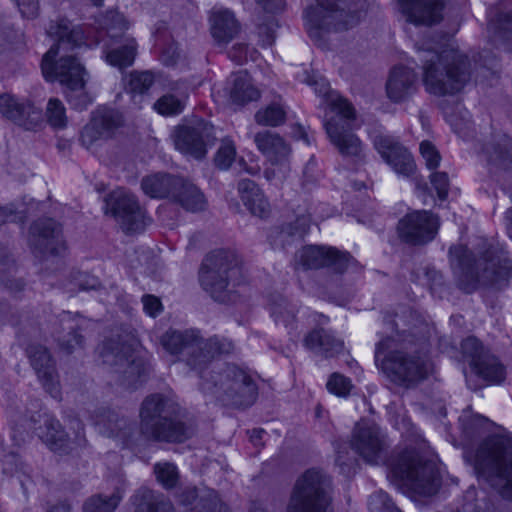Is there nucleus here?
<instances>
[{
    "label": "nucleus",
    "mask_w": 512,
    "mask_h": 512,
    "mask_svg": "<svg viewBox=\"0 0 512 512\" xmlns=\"http://www.w3.org/2000/svg\"><path fill=\"white\" fill-rule=\"evenodd\" d=\"M163 347L171 354L182 355L183 361L199 376V389L218 405L246 410L259 396L256 374L247 367L225 363L209 370L212 361L234 351V343L220 336L203 339L198 330L167 331L162 337Z\"/></svg>",
    "instance_id": "nucleus-1"
},
{
    "label": "nucleus",
    "mask_w": 512,
    "mask_h": 512,
    "mask_svg": "<svg viewBox=\"0 0 512 512\" xmlns=\"http://www.w3.org/2000/svg\"><path fill=\"white\" fill-rule=\"evenodd\" d=\"M384 323L394 334L376 344V366L396 387L415 389L428 378L432 369L431 361L424 352L427 343L424 330L427 326L407 307H401L394 314H386Z\"/></svg>",
    "instance_id": "nucleus-2"
},
{
    "label": "nucleus",
    "mask_w": 512,
    "mask_h": 512,
    "mask_svg": "<svg viewBox=\"0 0 512 512\" xmlns=\"http://www.w3.org/2000/svg\"><path fill=\"white\" fill-rule=\"evenodd\" d=\"M139 426L111 412L104 423L106 435L118 438L123 447L133 448L145 442L182 444L197 432L196 423L180 413L173 400L160 393L150 394L141 403Z\"/></svg>",
    "instance_id": "nucleus-3"
},
{
    "label": "nucleus",
    "mask_w": 512,
    "mask_h": 512,
    "mask_svg": "<svg viewBox=\"0 0 512 512\" xmlns=\"http://www.w3.org/2000/svg\"><path fill=\"white\" fill-rule=\"evenodd\" d=\"M47 33L55 38L56 43L43 55L41 70L44 78L50 82L58 80L64 86L66 100L72 109H87L93 98L85 89L84 66L74 54H63L56 60L60 51H74L86 44L83 31L72 26L67 19H61L51 22Z\"/></svg>",
    "instance_id": "nucleus-4"
},
{
    "label": "nucleus",
    "mask_w": 512,
    "mask_h": 512,
    "mask_svg": "<svg viewBox=\"0 0 512 512\" xmlns=\"http://www.w3.org/2000/svg\"><path fill=\"white\" fill-rule=\"evenodd\" d=\"M458 287L467 294L480 286L501 289L512 278V259L498 242L480 239L473 250L458 245L449 249Z\"/></svg>",
    "instance_id": "nucleus-5"
},
{
    "label": "nucleus",
    "mask_w": 512,
    "mask_h": 512,
    "mask_svg": "<svg viewBox=\"0 0 512 512\" xmlns=\"http://www.w3.org/2000/svg\"><path fill=\"white\" fill-rule=\"evenodd\" d=\"M423 63V84L430 94L454 95L460 92L471 77V62L457 49L445 47L440 52L430 47H418Z\"/></svg>",
    "instance_id": "nucleus-6"
},
{
    "label": "nucleus",
    "mask_w": 512,
    "mask_h": 512,
    "mask_svg": "<svg viewBox=\"0 0 512 512\" xmlns=\"http://www.w3.org/2000/svg\"><path fill=\"white\" fill-rule=\"evenodd\" d=\"M10 422L12 438L17 445L25 442L28 431H33L51 451L61 455L70 454L78 448L85 447L87 443L80 421H76L77 431L73 440L69 438L59 420L39 410L29 415L23 411L11 410Z\"/></svg>",
    "instance_id": "nucleus-7"
},
{
    "label": "nucleus",
    "mask_w": 512,
    "mask_h": 512,
    "mask_svg": "<svg viewBox=\"0 0 512 512\" xmlns=\"http://www.w3.org/2000/svg\"><path fill=\"white\" fill-rule=\"evenodd\" d=\"M475 470L479 479L504 499L512 500V433L487 437L477 451Z\"/></svg>",
    "instance_id": "nucleus-8"
},
{
    "label": "nucleus",
    "mask_w": 512,
    "mask_h": 512,
    "mask_svg": "<svg viewBox=\"0 0 512 512\" xmlns=\"http://www.w3.org/2000/svg\"><path fill=\"white\" fill-rule=\"evenodd\" d=\"M387 477L399 488L413 494L432 496L441 485L437 464L423 457L416 449L406 448L391 455Z\"/></svg>",
    "instance_id": "nucleus-9"
},
{
    "label": "nucleus",
    "mask_w": 512,
    "mask_h": 512,
    "mask_svg": "<svg viewBox=\"0 0 512 512\" xmlns=\"http://www.w3.org/2000/svg\"><path fill=\"white\" fill-rule=\"evenodd\" d=\"M241 280V260L233 250H213L201 263L200 285L215 301L226 303L232 300V288L239 285Z\"/></svg>",
    "instance_id": "nucleus-10"
},
{
    "label": "nucleus",
    "mask_w": 512,
    "mask_h": 512,
    "mask_svg": "<svg viewBox=\"0 0 512 512\" xmlns=\"http://www.w3.org/2000/svg\"><path fill=\"white\" fill-rule=\"evenodd\" d=\"M365 7V0H316L304 11L307 32L320 39L323 33L348 30L359 22Z\"/></svg>",
    "instance_id": "nucleus-11"
},
{
    "label": "nucleus",
    "mask_w": 512,
    "mask_h": 512,
    "mask_svg": "<svg viewBox=\"0 0 512 512\" xmlns=\"http://www.w3.org/2000/svg\"><path fill=\"white\" fill-rule=\"evenodd\" d=\"M331 478L311 468L300 475L291 492L286 512H334Z\"/></svg>",
    "instance_id": "nucleus-12"
},
{
    "label": "nucleus",
    "mask_w": 512,
    "mask_h": 512,
    "mask_svg": "<svg viewBox=\"0 0 512 512\" xmlns=\"http://www.w3.org/2000/svg\"><path fill=\"white\" fill-rule=\"evenodd\" d=\"M102 363L117 373L120 385L128 389H137L150 373V366L130 344L119 338L104 340L97 348Z\"/></svg>",
    "instance_id": "nucleus-13"
},
{
    "label": "nucleus",
    "mask_w": 512,
    "mask_h": 512,
    "mask_svg": "<svg viewBox=\"0 0 512 512\" xmlns=\"http://www.w3.org/2000/svg\"><path fill=\"white\" fill-rule=\"evenodd\" d=\"M335 111L325 122L324 127L330 142L343 157L362 159L363 145L353 133L351 122L355 120V110L346 100L333 101Z\"/></svg>",
    "instance_id": "nucleus-14"
},
{
    "label": "nucleus",
    "mask_w": 512,
    "mask_h": 512,
    "mask_svg": "<svg viewBox=\"0 0 512 512\" xmlns=\"http://www.w3.org/2000/svg\"><path fill=\"white\" fill-rule=\"evenodd\" d=\"M104 210L119 223L126 234L139 233L145 229L146 217L138 199L129 191L118 188L104 199Z\"/></svg>",
    "instance_id": "nucleus-15"
},
{
    "label": "nucleus",
    "mask_w": 512,
    "mask_h": 512,
    "mask_svg": "<svg viewBox=\"0 0 512 512\" xmlns=\"http://www.w3.org/2000/svg\"><path fill=\"white\" fill-rule=\"evenodd\" d=\"M173 137L175 148L195 160L204 159L217 140L214 126L202 119L193 124L178 125Z\"/></svg>",
    "instance_id": "nucleus-16"
},
{
    "label": "nucleus",
    "mask_w": 512,
    "mask_h": 512,
    "mask_svg": "<svg viewBox=\"0 0 512 512\" xmlns=\"http://www.w3.org/2000/svg\"><path fill=\"white\" fill-rule=\"evenodd\" d=\"M439 225L437 215L426 210H415L398 221L397 234L407 245L423 246L436 237Z\"/></svg>",
    "instance_id": "nucleus-17"
},
{
    "label": "nucleus",
    "mask_w": 512,
    "mask_h": 512,
    "mask_svg": "<svg viewBox=\"0 0 512 512\" xmlns=\"http://www.w3.org/2000/svg\"><path fill=\"white\" fill-rule=\"evenodd\" d=\"M0 114L26 131L37 132L44 128L41 108L29 100H20L11 94H0Z\"/></svg>",
    "instance_id": "nucleus-18"
},
{
    "label": "nucleus",
    "mask_w": 512,
    "mask_h": 512,
    "mask_svg": "<svg viewBox=\"0 0 512 512\" xmlns=\"http://www.w3.org/2000/svg\"><path fill=\"white\" fill-rule=\"evenodd\" d=\"M29 244L40 258L58 256L65 250L61 225L52 218H40L30 227Z\"/></svg>",
    "instance_id": "nucleus-19"
},
{
    "label": "nucleus",
    "mask_w": 512,
    "mask_h": 512,
    "mask_svg": "<svg viewBox=\"0 0 512 512\" xmlns=\"http://www.w3.org/2000/svg\"><path fill=\"white\" fill-rule=\"evenodd\" d=\"M297 259L298 263L306 270L324 268L321 280L334 270L340 271L346 261H351V254L332 246L306 245L297 253Z\"/></svg>",
    "instance_id": "nucleus-20"
},
{
    "label": "nucleus",
    "mask_w": 512,
    "mask_h": 512,
    "mask_svg": "<svg viewBox=\"0 0 512 512\" xmlns=\"http://www.w3.org/2000/svg\"><path fill=\"white\" fill-rule=\"evenodd\" d=\"M350 446L367 463L378 464L384 461L385 439L374 423L358 422L353 430Z\"/></svg>",
    "instance_id": "nucleus-21"
},
{
    "label": "nucleus",
    "mask_w": 512,
    "mask_h": 512,
    "mask_svg": "<svg viewBox=\"0 0 512 512\" xmlns=\"http://www.w3.org/2000/svg\"><path fill=\"white\" fill-rule=\"evenodd\" d=\"M25 353L45 391L53 398H58L60 387L56 363L49 349L39 343H30Z\"/></svg>",
    "instance_id": "nucleus-22"
},
{
    "label": "nucleus",
    "mask_w": 512,
    "mask_h": 512,
    "mask_svg": "<svg viewBox=\"0 0 512 512\" xmlns=\"http://www.w3.org/2000/svg\"><path fill=\"white\" fill-rule=\"evenodd\" d=\"M373 144L382 159L395 173L405 177L414 173L416 164L413 156L396 138L386 134H376Z\"/></svg>",
    "instance_id": "nucleus-23"
},
{
    "label": "nucleus",
    "mask_w": 512,
    "mask_h": 512,
    "mask_svg": "<svg viewBox=\"0 0 512 512\" xmlns=\"http://www.w3.org/2000/svg\"><path fill=\"white\" fill-rule=\"evenodd\" d=\"M464 375L467 387L477 391L488 385L501 384L506 378V369L495 355L488 352L477 362L471 363Z\"/></svg>",
    "instance_id": "nucleus-24"
},
{
    "label": "nucleus",
    "mask_w": 512,
    "mask_h": 512,
    "mask_svg": "<svg viewBox=\"0 0 512 512\" xmlns=\"http://www.w3.org/2000/svg\"><path fill=\"white\" fill-rule=\"evenodd\" d=\"M349 268L356 272H362L363 270V266L351 256V261H346L340 271L334 270L319 280L328 298L340 306L346 305L356 296L355 285L344 276Z\"/></svg>",
    "instance_id": "nucleus-25"
},
{
    "label": "nucleus",
    "mask_w": 512,
    "mask_h": 512,
    "mask_svg": "<svg viewBox=\"0 0 512 512\" xmlns=\"http://www.w3.org/2000/svg\"><path fill=\"white\" fill-rule=\"evenodd\" d=\"M310 217L301 215L294 222L273 227L268 235L270 245L274 250L287 252L304 238L310 227Z\"/></svg>",
    "instance_id": "nucleus-26"
},
{
    "label": "nucleus",
    "mask_w": 512,
    "mask_h": 512,
    "mask_svg": "<svg viewBox=\"0 0 512 512\" xmlns=\"http://www.w3.org/2000/svg\"><path fill=\"white\" fill-rule=\"evenodd\" d=\"M446 0H401L403 13L410 23L432 26L443 19Z\"/></svg>",
    "instance_id": "nucleus-27"
},
{
    "label": "nucleus",
    "mask_w": 512,
    "mask_h": 512,
    "mask_svg": "<svg viewBox=\"0 0 512 512\" xmlns=\"http://www.w3.org/2000/svg\"><path fill=\"white\" fill-rule=\"evenodd\" d=\"M60 324L62 332L57 337L60 349L67 354H72L76 349H83L85 347L84 332L88 328V321L70 312H63Z\"/></svg>",
    "instance_id": "nucleus-28"
},
{
    "label": "nucleus",
    "mask_w": 512,
    "mask_h": 512,
    "mask_svg": "<svg viewBox=\"0 0 512 512\" xmlns=\"http://www.w3.org/2000/svg\"><path fill=\"white\" fill-rule=\"evenodd\" d=\"M386 91L394 103L406 101L417 91V74L406 66H395L387 80Z\"/></svg>",
    "instance_id": "nucleus-29"
},
{
    "label": "nucleus",
    "mask_w": 512,
    "mask_h": 512,
    "mask_svg": "<svg viewBox=\"0 0 512 512\" xmlns=\"http://www.w3.org/2000/svg\"><path fill=\"white\" fill-rule=\"evenodd\" d=\"M237 191L242 203L252 215L261 219L269 217L270 204L255 181L248 178L240 179Z\"/></svg>",
    "instance_id": "nucleus-30"
},
{
    "label": "nucleus",
    "mask_w": 512,
    "mask_h": 512,
    "mask_svg": "<svg viewBox=\"0 0 512 512\" xmlns=\"http://www.w3.org/2000/svg\"><path fill=\"white\" fill-rule=\"evenodd\" d=\"M254 142L271 164L282 165L288 161L291 148L279 134L268 130L258 132L254 136Z\"/></svg>",
    "instance_id": "nucleus-31"
},
{
    "label": "nucleus",
    "mask_w": 512,
    "mask_h": 512,
    "mask_svg": "<svg viewBox=\"0 0 512 512\" xmlns=\"http://www.w3.org/2000/svg\"><path fill=\"white\" fill-rule=\"evenodd\" d=\"M304 346L326 358L334 357L344 349L343 341L324 328H316L309 332L304 338Z\"/></svg>",
    "instance_id": "nucleus-32"
},
{
    "label": "nucleus",
    "mask_w": 512,
    "mask_h": 512,
    "mask_svg": "<svg viewBox=\"0 0 512 512\" xmlns=\"http://www.w3.org/2000/svg\"><path fill=\"white\" fill-rule=\"evenodd\" d=\"M181 177L167 173L146 176L141 181L143 192L151 198H171L176 187H180Z\"/></svg>",
    "instance_id": "nucleus-33"
},
{
    "label": "nucleus",
    "mask_w": 512,
    "mask_h": 512,
    "mask_svg": "<svg viewBox=\"0 0 512 512\" xmlns=\"http://www.w3.org/2000/svg\"><path fill=\"white\" fill-rule=\"evenodd\" d=\"M239 23L228 9L214 11L211 16V34L218 43L230 42L239 32Z\"/></svg>",
    "instance_id": "nucleus-34"
},
{
    "label": "nucleus",
    "mask_w": 512,
    "mask_h": 512,
    "mask_svg": "<svg viewBox=\"0 0 512 512\" xmlns=\"http://www.w3.org/2000/svg\"><path fill=\"white\" fill-rule=\"evenodd\" d=\"M172 200L191 212L203 211L207 206L205 196L200 189L183 177H181L180 187L175 189Z\"/></svg>",
    "instance_id": "nucleus-35"
},
{
    "label": "nucleus",
    "mask_w": 512,
    "mask_h": 512,
    "mask_svg": "<svg viewBox=\"0 0 512 512\" xmlns=\"http://www.w3.org/2000/svg\"><path fill=\"white\" fill-rule=\"evenodd\" d=\"M154 82V75L150 71H133L129 74L125 90L136 108L142 107Z\"/></svg>",
    "instance_id": "nucleus-36"
},
{
    "label": "nucleus",
    "mask_w": 512,
    "mask_h": 512,
    "mask_svg": "<svg viewBox=\"0 0 512 512\" xmlns=\"http://www.w3.org/2000/svg\"><path fill=\"white\" fill-rule=\"evenodd\" d=\"M489 165L508 170L512 169V139L500 135L484 148Z\"/></svg>",
    "instance_id": "nucleus-37"
},
{
    "label": "nucleus",
    "mask_w": 512,
    "mask_h": 512,
    "mask_svg": "<svg viewBox=\"0 0 512 512\" xmlns=\"http://www.w3.org/2000/svg\"><path fill=\"white\" fill-rule=\"evenodd\" d=\"M269 311L271 317L277 325H283L285 328L294 329L297 306L292 304L287 298L280 294L271 295L269 300Z\"/></svg>",
    "instance_id": "nucleus-38"
},
{
    "label": "nucleus",
    "mask_w": 512,
    "mask_h": 512,
    "mask_svg": "<svg viewBox=\"0 0 512 512\" xmlns=\"http://www.w3.org/2000/svg\"><path fill=\"white\" fill-rule=\"evenodd\" d=\"M489 27L493 30L496 45H502L505 50L512 51V8L500 10L491 20Z\"/></svg>",
    "instance_id": "nucleus-39"
},
{
    "label": "nucleus",
    "mask_w": 512,
    "mask_h": 512,
    "mask_svg": "<svg viewBox=\"0 0 512 512\" xmlns=\"http://www.w3.org/2000/svg\"><path fill=\"white\" fill-rule=\"evenodd\" d=\"M121 45L110 50L106 54L107 62L119 69L131 66L134 63L137 54V43L135 38L125 36L124 39L118 40Z\"/></svg>",
    "instance_id": "nucleus-40"
},
{
    "label": "nucleus",
    "mask_w": 512,
    "mask_h": 512,
    "mask_svg": "<svg viewBox=\"0 0 512 512\" xmlns=\"http://www.w3.org/2000/svg\"><path fill=\"white\" fill-rule=\"evenodd\" d=\"M91 121L98 127V130L105 138H107L123 124V116L115 109L104 107L93 112Z\"/></svg>",
    "instance_id": "nucleus-41"
},
{
    "label": "nucleus",
    "mask_w": 512,
    "mask_h": 512,
    "mask_svg": "<svg viewBox=\"0 0 512 512\" xmlns=\"http://www.w3.org/2000/svg\"><path fill=\"white\" fill-rule=\"evenodd\" d=\"M156 45L160 47L159 60L167 67L176 65L179 59L178 47L175 42H167L169 35L164 23H161L155 31Z\"/></svg>",
    "instance_id": "nucleus-42"
},
{
    "label": "nucleus",
    "mask_w": 512,
    "mask_h": 512,
    "mask_svg": "<svg viewBox=\"0 0 512 512\" xmlns=\"http://www.w3.org/2000/svg\"><path fill=\"white\" fill-rule=\"evenodd\" d=\"M140 499L135 512H175L172 503L163 497H155L149 489L143 488L136 495Z\"/></svg>",
    "instance_id": "nucleus-43"
},
{
    "label": "nucleus",
    "mask_w": 512,
    "mask_h": 512,
    "mask_svg": "<svg viewBox=\"0 0 512 512\" xmlns=\"http://www.w3.org/2000/svg\"><path fill=\"white\" fill-rule=\"evenodd\" d=\"M231 100L239 105H244L260 97L259 91L252 85L248 76L237 75L230 92Z\"/></svg>",
    "instance_id": "nucleus-44"
},
{
    "label": "nucleus",
    "mask_w": 512,
    "mask_h": 512,
    "mask_svg": "<svg viewBox=\"0 0 512 512\" xmlns=\"http://www.w3.org/2000/svg\"><path fill=\"white\" fill-rule=\"evenodd\" d=\"M185 105L186 96L184 94L177 95L168 92L154 102L153 109L162 116L171 117L182 113Z\"/></svg>",
    "instance_id": "nucleus-45"
},
{
    "label": "nucleus",
    "mask_w": 512,
    "mask_h": 512,
    "mask_svg": "<svg viewBox=\"0 0 512 512\" xmlns=\"http://www.w3.org/2000/svg\"><path fill=\"white\" fill-rule=\"evenodd\" d=\"M304 75L305 77L303 81L309 86L313 87L316 94L325 98L326 102L329 105V112L334 114L335 111L333 110V101H338V99H344L340 97L337 93L331 91L329 82L320 74L314 72L309 73L308 71H305Z\"/></svg>",
    "instance_id": "nucleus-46"
},
{
    "label": "nucleus",
    "mask_w": 512,
    "mask_h": 512,
    "mask_svg": "<svg viewBox=\"0 0 512 512\" xmlns=\"http://www.w3.org/2000/svg\"><path fill=\"white\" fill-rule=\"evenodd\" d=\"M451 512H454L453 510ZM455 512H496L493 503L485 495L477 496L476 489L470 487L463 495V504Z\"/></svg>",
    "instance_id": "nucleus-47"
},
{
    "label": "nucleus",
    "mask_w": 512,
    "mask_h": 512,
    "mask_svg": "<svg viewBox=\"0 0 512 512\" xmlns=\"http://www.w3.org/2000/svg\"><path fill=\"white\" fill-rule=\"evenodd\" d=\"M121 499L122 494L119 489L109 497L93 495L84 502L83 512H113Z\"/></svg>",
    "instance_id": "nucleus-48"
},
{
    "label": "nucleus",
    "mask_w": 512,
    "mask_h": 512,
    "mask_svg": "<svg viewBox=\"0 0 512 512\" xmlns=\"http://www.w3.org/2000/svg\"><path fill=\"white\" fill-rule=\"evenodd\" d=\"M154 474L157 481L165 489H173L179 481V472L175 464L170 462L156 463L154 465Z\"/></svg>",
    "instance_id": "nucleus-49"
},
{
    "label": "nucleus",
    "mask_w": 512,
    "mask_h": 512,
    "mask_svg": "<svg viewBox=\"0 0 512 512\" xmlns=\"http://www.w3.org/2000/svg\"><path fill=\"white\" fill-rule=\"evenodd\" d=\"M286 113L283 108L276 104L268 105L266 108L257 111L255 121L263 126H278L285 121Z\"/></svg>",
    "instance_id": "nucleus-50"
},
{
    "label": "nucleus",
    "mask_w": 512,
    "mask_h": 512,
    "mask_svg": "<svg viewBox=\"0 0 512 512\" xmlns=\"http://www.w3.org/2000/svg\"><path fill=\"white\" fill-rule=\"evenodd\" d=\"M47 123L54 129H63L67 126L66 109L57 98H51L46 107Z\"/></svg>",
    "instance_id": "nucleus-51"
},
{
    "label": "nucleus",
    "mask_w": 512,
    "mask_h": 512,
    "mask_svg": "<svg viewBox=\"0 0 512 512\" xmlns=\"http://www.w3.org/2000/svg\"><path fill=\"white\" fill-rule=\"evenodd\" d=\"M461 352L470 367L471 363L477 362L490 351L479 339L474 336H469L461 342Z\"/></svg>",
    "instance_id": "nucleus-52"
},
{
    "label": "nucleus",
    "mask_w": 512,
    "mask_h": 512,
    "mask_svg": "<svg viewBox=\"0 0 512 512\" xmlns=\"http://www.w3.org/2000/svg\"><path fill=\"white\" fill-rule=\"evenodd\" d=\"M224 508L217 493L214 490H207L200 494L190 512H222Z\"/></svg>",
    "instance_id": "nucleus-53"
},
{
    "label": "nucleus",
    "mask_w": 512,
    "mask_h": 512,
    "mask_svg": "<svg viewBox=\"0 0 512 512\" xmlns=\"http://www.w3.org/2000/svg\"><path fill=\"white\" fill-rule=\"evenodd\" d=\"M236 158V147L232 140L223 139L214 156V164L220 170H227L231 167Z\"/></svg>",
    "instance_id": "nucleus-54"
},
{
    "label": "nucleus",
    "mask_w": 512,
    "mask_h": 512,
    "mask_svg": "<svg viewBox=\"0 0 512 512\" xmlns=\"http://www.w3.org/2000/svg\"><path fill=\"white\" fill-rule=\"evenodd\" d=\"M368 506L370 512H402L382 490L370 496Z\"/></svg>",
    "instance_id": "nucleus-55"
},
{
    "label": "nucleus",
    "mask_w": 512,
    "mask_h": 512,
    "mask_svg": "<svg viewBox=\"0 0 512 512\" xmlns=\"http://www.w3.org/2000/svg\"><path fill=\"white\" fill-rule=\"evenodd\" d=\"M326 387L330 393L338 397H346L349 395L353 385L348 377L335 372L330 375Z\"/></svg>",
    "instance_id": "nucleus-56"
},
{
    "label": "nucleus",
    "mask_w": 512,
    "mask_h": 512,
    "mask_svg": "<svg viewBox=\"0 0 512 512\" xmlns=\"http://www.w3.org/2000/svg\"><path fill=\"white\" fill-rule=\"evenodd\" d=\"M110 24L107 28L109 37L114 40H122L126 36L124 31L129 28V22L126 20L123 14L119 12H111L109 14Z\"/></svg>",
    "instance_id": "nucleus-57"
},
{
    "label": "nucleus",
    "mask_w": 512,
    "mask_h": 512,
    "mask_svg": "<svg viewBox=\"0 0 512 512\" xmlns=\"http://www.w3.org/2000/svg\"><path fill=\"white\" fill-rule=\"evenodd\" d=\"M336 464L340 467L341 473L345 475H349L354 466V458L348 456L349 454V446L347 443H336Z\"/></svg>",
    "instance_id": "nucleus-58"
},
{
    "label": "nucleus",
    "mask_w": 512,
    "mask_h": 512,
    "mask_svg": "<svg viewBox=\"0 0 512 512\" xmlns=\"http://www.w3.org/2000/svg\"><path fill=\"white\" fill-rule=\"evenodd\" d=\"M420 152L422 157L425 159L426 166L428 169L434 170L439 166L441 156L436 147L431 142H421Z\"/></svg>",
    "instance_id": "nucleus-59"
},
{
    "label": "nucleus",
    "mask_w": 512,
    "mask_h": 512,
    "mask_svg": "<svg viewBox=\"0 0 512 512\" xmlns=\"http://www.w3.org/2000/svg\"><path fill=\"white\" fill-rule=\"evenodd\" d=\"M430 182L441 201L446 200L449 190V177L446 172H433L429 176Z\"/></svg>",
    "instance_id": "nucleus-60"
},
{
    "label": "nucleus",
    "mask_w": 512,
    "mask_h": 512,
    "mask_svg": "<svg viewBox=\"0 0 512 512\" xmlns=\"http://www.w3.org/2000/svg\"><path fill=\"white\" fill-rule=\"evenodd\" d=\"M101 138H105V136L98 130V127L91 120L84 126L80 134V142L86 148H90Z\"/></svg>",
    "instance_id": "nucleus-61"
},
{
    "label": "nucleus",
    "mask_w": 512,
    "mask_h": 512,
    "mask_svg": "<svg viewBox=\"0 0 512 512\" xmlns=\"http://www.w3.org/2000/svg\"><path fill=\"white\" fill-rule=\"evenodd\" d=\"M141 301L144 311L151 317L158 316L163 310L160 299L154 295L145 294L142 296Z\"/></svg>",
    "instance_id": "nucleus-62"
},
{
    "label": "nucleus",
    "mask_w": 512,
    "mask_h": 512,
    "mask_svg": "<svg viewBox=\"0 0 512 512\" xmlns=\"http://www.w3.org/2000/svg\"><path fill=\"white\" fill-rule=\"evenodd\" d=\"M0 285H3L12 294L17 295L25 289L26 283L23 279L14 278L8 274L0 277Z\"/></svg>",
    "instance_id": "nucleus-63"
},
{
    "label": "nucleus",
    "mask_w": 512,
    "mask_h": 512,
    "mask_svg": "<svg viewBox=\"0 0 512 512\" xmlns=\"http://www.w3.org/2000/svg\"><path fill=\"white\" fill-rule=\"evenodd\" d=\"M23 17L35 18L38 15V0H15Z\"/></svg>",
    "instance_id": "nucleus-64"
}]
</instances>
